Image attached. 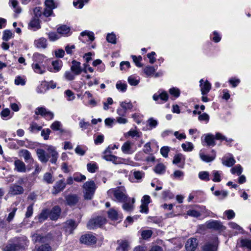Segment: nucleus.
<instances>
[{
	"mask_svg": "<svg viewBox=\"0 0 251 251\" xmlns=\"http://www.w3.org/2000/svg\"><path fill=\"white\" fill-rule=\"evenodd\" d=\"M48 153L46 152L45 150L42 149H38L36 150V153L39 160L43 163H47L50 157H51L50 162L55 164L58 158V153L55 151L54 147L52 146H49L47 149Z\"/></svg>",
	"mask_w": 251,
	"mask_h": 251,
	"instance_id": "nucleus-1",
	"label": "nucleus"
},
{
	"mask_svg": "<svg viewBox=\"0 0 251 251\" xmlns=\"http://www.w3.org/2000/svg\"><path fill=\"white\" fill-rule=\"evenodd\" d=\"M96 185L94 181H88L84 183V197L85 200H91L96 189Z\"/></svg>",
	"mask_w": 251,
	"mask_h": 251,
	"instance_id": "nucleus-2",
	"label": "nucleus"
},
{
	"mask_svg": "<svg viewBox=\"0 0 251 251\" xmlns=\"http://www.w3.org/2000/svg\"><path fill=\"white\" fill-rule=\"evenodd\" d=\"M106 220L102 217H97L96 218L91 219L87 224V227L89 229H93L100 227L105 224Z\"/></svg>",
	"mask_w": 251,
	"mask_h": 251,
	"instance_id": "nucleus-3",
	"label": "nucleus"
},
{
	"mask_svg": "<svg viewBox=\"0 0 251 251\" xmlns=\"http://www.w3.org/2000/svg\"><path fill=\"white\" fill-rule=\"evenodd\" d=\"M113 195L116 200L121 202L126 201L128 200V197L125 193V190L121 188H117L112 190Z\"/></svg>",
	"mask_w": 251,
	"mask_h": 251,
	"instance_id": "nucleus-4",
	"label": "nucleus"
},
{
	"mask_svg": "<svg viewBox=\"0 0 251 251\" xmlns=\"http://www.w3.org/2000/svg\"><path fill=\"white\" fill-rule=\"evenodd\" d=\"M35 114L37 115H40L48 120L52 119L54 117L52 112L44 107H37L35 109Z\"/></svg>",
	"mask_w": 251,
	"mask_h": 251,
	"instance_id": "nucleus-5",
	"label": "nucleus"
},
{
	"mask_svg": "<svg viewBox=\"0 0 251 251\" xmlns=\"http://www.w3.org/2000/svg\"><path fill=\"white\" fill-rule=\"evenodd\" d=\"M82 243L87 245H92L96 243L97 239L95 236L92 234H85L82 235L80 239Z\"/></svg>",
	"mask_w": 251,
	"mask_h": 251,
	"instance_id": "nucleus-6",
	"label": "nucleus"
},
{
	"mask_svg": "<svg viewBox=\"0 0 251 251\" xmlns=\"http://www.w3.org/2000/svg\"><path fill=\"white\" fill-rule=\"evenodd\" d=\"M24 247L23 243H15L8 244L3 249V251H16L20 250Z\"/></svg>",
	"mask_w": 251,
	"mask_h": 251,
	"instance_id": "nucleus-7",
	"label": "nucleus"
},
{
	"mask_svg": "<svg viewBox=\"0 0 251 251\" xmlns=\"http://www.w3.org/2000/svg\"><path fill=\"white\" fill-rule=\"evenodd\" d=\"M77 225L75 221L72 220H68L64 226V229L67 234H70L73 233V230L76 228Z\"/></svg>",
	"mask_w": 251,
	"mask_h": 251,
	"instance_id": "nucleus-8",
	"label": "nucleus"
},
{
	"mask_svg": "<svg viewBox=\"0 0 251 251\" xmlns=\"http://www.w3.org/2000/svg\"><path fill=\"white\" fill-rule=\"evenodd\" d=\"M206 227L208 228H212L215 230H223L225 227L221 223L217 221H208L206 223Z\"/></svg>",
	"mask_w": 251,
	"mask_h": 251,
	"instance_id": "nucleus-9",
	"label": "nucleus"
},
{
	"mask_svg": "<svg viewBox=\"0 0 251 251\" xmlns=\"http://www.w3.org/2000/svg\"><path fill=\"white\" fill-rule=\"evenodd\" d=\"M19 155L23 157L26 163H32L34 161L30 152L27 150L22 149L19 151Z\"/></svg>",
	"mask_w": 251,
	"mask_h": 251,
	"instance_id": "nucleus-10",
	"label": "nucleus"
},
{
	"mask_svg": "<svg viewBox=\"0 0 251 251\" xmlns=\"http://www.w3.org/2000/svg\"><path fill=\"white\" fill-rule=\"evenodd\" d=\"M198 242L196 238L189 239L185 245V248L187 251H194L197 246Z\"/></svg>",
	"mask_w": 251,
	"mask_h": 251,
	"instance_id": "nucleus-11",
	"label": "nucleus"
},
{
	"mask_svg": "<svg viewBox=\"0 0 251 251\" xmlns=\"http://www.w3.org/2000/svg\"><path fill=\"white\" fill-rule=\"evenodd\" d=\"M200 83L201 94L202 95H206L211 89L210 83L207 80L203 82L202 79L200 80Z\"/></svg>",
	"mask_w": 251,
	"mask_h": 251,
	"instance_id": "nucleus-12",
	"label": "nucleus"
},
{
	"mask_svg": "<svg viewBox=\"0 0 251 251\" xmlns=\"http://www.w3.org/2000/svg\"><path fill=\"white\" fill-rule=\"evenodd\" d=\"M34 45L38 49H45L47 47V40L44 37L39 38L34 40Z\"/></svg>",
	"mask_w": 251,
	"mask_h": 251,
	"instance_id": "nucleus-13",
	"label": "nucleus"
},
{
	"mask_svg": "<svg viewBox=\"0 0 251 251\" xmlns=\"http://www.w3.org/2000/svg\"><path fill=\"white\" fill-rule=\"evenodd\" d=\"M72 65L71 67V70L75 75H78L83 71L80 63L76 60H73L72 62Z\"/></svg>",
	"mask_w": 251,
	"mask_h": 251,
	"instance_id": "nucleus-14",
	"label": "nucleus"
},
{
	"mask_svg": "<svg viewBox=\"0 0 251 251\" xmlns=\"http://www.w3.org/2000/svg\"><path fill=\"white\" fill-rule=\"evenodd\" d=\"M118 247H117L118 250H121L122 251H128L130 248V244L128 241L126 240H120L117 241Z\"/></svg>",
	"mask_w": 251,
	"mask_h": 251,
	"instance_id": "nucleus-15",
	"label": "nucleus"
},
{
	"mask_svg": "<svg viewBox=\"0 0 251 251\" xmlns=\"http://www.w3.org/2000/svg\"><path fill=\"white\" fill-rule=\"evenodd\" d=\"M24 192V188L18 185L12 184L10 187L9 193L13 195H20Z\"/></svg>",
	"mask_w": 251,
	"mask_h": 251,
	"instance_id": "nucleus-16",
	"label": "nucleus"
},
{
	"mask_svg": "<svg viewBox=\"0 0 251 251\" xmlns=\"http://www.w3.org/2000/svg\"><path fill=\"white\" fill-rule=\"evenodd\" d=\"M32 68L35 73L43 74L46 72V67L44 65L38 63H33Z\"/></svg>",
	"mask_w": 251,
	"mask_h": 251,
	"instance_id": "nucleus-17",
	"label": "nucleus"
},
{
	"mask_svg": "<svg viewBox=\"0 0 251 251\" xmlns=\"http://www.w3.org/2000/svg\"><path fill=\"white\" fill-rule=\"evenodd\" d=\"M61 209L58 206H55L49 212V217L52 220H55L60 216Z\"/></svg>",
	"mask_w": 251,
	"mask_h": 251,
	"instance_id": "nucleus-18",
	"label": "nucleus"
},
{
	"mask_svg": "<svg viewBox=\"0 0 251 251\" xmlns=\"http://www.w3.org/2000/svg\"><path fill=\"white\" fill-rule=\"evenodd\" d=\"M15 170L18 172L24 173L26 171V166L22 161L17 159L14 161Z\"/></svg>",
	"mask_w": 251,
	"mask_h": 251,
	"instance_id": "nucleus-19",
	"label": "nucleus"
},
{
	"mask_svg": "<svg viewBox=\"0 0 251 251\" xmlns=\"http://www.w3.org/2000/svg\"><path fill=\"white\" fill-rule=\"evenodd\" d=\"M123 208L127 211H131L133 209V204L135 202V199L132 198L131 200L130 198H128L126 201H123Z\"/></svg>",
	"mask_w": 251,
	"mask_h": 251,
	"instance_id": "nucleus-20",
	"label": "nucleus"
},
{
	"mask_svg": "<svg viewBox=\"0 0 251 251\" xmlns=\"http://www.w3.org/2000/svg\"><path fill=\"white\" fill-rule=\"evenodd\" d=\"M217 245L216 241L206 243L202 247L203 251H217Z\"/></svg>",
	"mask_w": 251,
	"mask_h": 251,
	"instance_id": "nucleus-21",
	"label": "nucleus"
},
{
	"mask_svg": "<svg viewBox=\"0 0 251 251\" xmlns=\"http://www.w3.org/2000/svg\"><path fill=\"white\" fill-rule=\"evenodd\" d=\"M65 186L66 183L62 180L57 181L53 186L54 191L53 192V193L56 194L62 191Z\"/></svg>",
	"mask_w": 251,
	"mask_h": 251,
	"instance_id": "nucleus-22",
	"label": "nucleus"
},
{
	"mask_svg": "<svg viewBox=\"0 0 251 251\" xmlns=\"http://www.w3.org/2000/svg\"><path fill=\"white\" fill-rule=\"evenodd\" d=\"M28 27L34 30L39 29L40 28L39 19L37 18H33L28 24Z\"/></svg>",
	"mask_w": 251,
	"mask_h": 251,
	"instance_id": "nucleus-23",
	"label": "nucleus"
},
{
	"mask_svg": "<svg viewBox=\"0 0 251 251\" xmlns=\"http://www.w3.org/2000/svg\"><path fill=\"white\" fill-rule=\"evenodd\" d=\"M67 204L70 206H73L78 201V197L76 195H71L66 198Z\"/></svg>",
	"mask_w": 251,
	"mask_h": 251,
	"instance_id": "nucleus-24",
	"label": "nucleus"
},
{
	"mask_svg": "<svg viewBox=\"0 0 251 251\" xmlns=\"http://www.w3.org/2000/svg\"><path fill=\"white\" fill-rule=\"evenodd\" d=\"M152 98L155 101H157L160 99L161 100L166 102L168 100V95L167 92L163 91L159 94H154Z\"/></svg>",
	"mask_w": 251,
	"mask_h": 251,
	"instance_id": "nucleus-25",
	"label": "nucleus"
},
{
	"mask_svg": "<svg viewBox=\"0 0 251 251\" xmlns=\"http://www.w3.org/2000/svg\"><path fill=\"white\" fill-rule=\"evenodd\" d=\"M204 136V141L208 146H214L215 142L214 141V136L211 134H206L203 135Z\"/></svg>",
	"mask_w": 251,
	"mask_h": 251,
	"instance_id": "nucleus-26",
	"label": "nucleus"
},
{
	"mask_svg": "<svg viewBox=\"0 0 251 251\" xmlns=\"http://www.w3.org/2000/svg\"><path fill=\"white\" fill-rule=\"evenodd\" d=\"M132 145V144L129 141H127L125 142L121 148L122 151L124 153L126 154L132 153L133 152V151H131Z\"/></svg>",
	"mask_w": 251,
	"mask_h": 251,
	"instance_id": "nucleus-27",
	"label": "nucleus"
},
{
	"mask_svg": "<svg viewBox=\"0 0 251 251\" xmlns=\"http://www.w3.org/2000/svg\"><path fill=\"white\" fill-rule=\"evenodd\" d=\"M57 33L62 35H67L70 31V28L66 25H62L57 29Z\"/></svg>",
	"mask_w": 251,
	"mask_h": 251,
	"instance_id": "nucleus-28",
	"label": "nucleus"
},
{
	"mask_svg": "<svg viewBox=\"0 0 251 251\" xmlns=\"http://www.w3.org/2000/svg\"><path fill=\"white\" fill-rule=\"evenodd\" d=\"M103 159L108 161H112L115 164H119L118 159L119 157L112 154H105L103 157Z\"/></svg>",
	"mask_w": 251,
	"mask_h": 251,
	"instance_id": "nucleus-29",
	"label": "nucleus"
},
{
	"mask_svg": "<svg viewBox=\"0 0 251 251\" xmlns=\"http://www.w3.org/2000/svg\"><path fill=\"white\" fill-rule=\"evenodd\" d=\"M45 58V56L41 54L34 53L33 56V59L34 60L33 63H38L39 64H42Z\"/></svg>",
	"mask_w": 251,
	"mask_h": 251,
	"instance_id": "nucleus-30",
	"label": "nucleus"
},
{
	"mask_svg": "<svg viewBox=\"0 0 251 251\" xmlns=\"http://www.w3.org/2000/svg\"><path fill=\"white\" fill-rule=\"evenodd\" d=\"M13 37V33L9 30H5L3 32L2 40L8 41Z\"/></svg>",
	"mask_w": 251,
	"mask_h": 251,
	"instance_id": "nucleus-31",
	"label": "nucleus"
},
{
	"mask_svg": "<svg viewBox=\"0 0 251 251\" xmlns=\"http://www.w3.org/2000/svg\"><path fill=\"white\" fill-rule=\"evenodd\" d=\"M52 65L55 72H58L62 67V62L61 60H56L52 62Z\"/></svg>",
	"mask_w": 251,
	"mask_h": 251,
	"instance_id": "nucleus-32",
	"label": "nucleus"
},
{
	"mask_svg": "<svg viewBox=\"0 0 251 251\" xmlns=\"http://www.w3.org/2000/svg\"><path fill=\"white\" fill-rule=\"evenodd\" d=\"M42 128L41 126H39L36 123H32L28 128L31 132H38L41 130Z\"/></svg>",
	"mask_w": 251,
	"mask_h": 251,
	"instance_id": "nucleus-33",
	"label": "nucleus"
},
{
	"mask_svg": "<svg viewBox=\"0 0 251 251\" xmlns=\"http://www.w3.org/2000/svg\"><path fill=\"white\" fill-rule=\"evenodd\" d=\"M222 163L225 166L231 167L235 164V160L233 157H230L228 158H227L226 159H223Z\"/></svg>",
	"mask_w": 251,
	"mask_h": 251,
	"instance_id": "nucleus-34",
	"label": "nucleus"
},
{
	"mask_svg": "<svg viewBox=\"0 0 251 251\" xmlns=\"http://www.w3.org/2000/svg\"><path fill=\"white\" fill-rule=\"evenodd\" d=\"M200 157L201 158V159L203 161H205L206 162H209L214 160L215 158V155H214V156H209L207 155L203 154V153L200 152Z\"/></svg>",
	"mask_w": 251,
	"mask_h": 251,
	"instance_id": "nucleus-35",
	"label": "nucleus"
},
{
	"mask_svg": "<svg viewBox=\"0 0 251 251\" xmlns=\"http://www.w3.org/2000/svg\"><path fill=\"white\" fill-rule=\"evenodd\" d=\"M108 217L112 220H118V212L113 209H110L108 212Z\"/></svg>",
	"mask_w": 251,
	"mask_h": 251,
	"instance_id": "nucleus-36",
	"label": "nucleus"
},
{
	"mask_svg": "<svg viewBox=\"0 0 251 251\" xmlns=\"http://www.w3.org/2000/svg\"><path fill=\"white\" fill-rule=\"evenodd\" d=\"M181 147L184 151H191L194 148L193 145L192 143L187 142L185 143H183Z\"/></svg>",
	"mask_w": 251,
	"mask_h": 251,
	"instance_id": "nucleus-37",
	"label": "nucleus"
},
{
	"mask_svg": "<svg viewBox=\"0 0 251 251\" xmlns=\"http://www.w3.org/2000/svg\"><path fill=\"white\" fill-rule=\"evenodd\" d=\"M212 176H213V178L212 180L214 182H220L221 180V173L218 171H213L212 172Z\"/></svg>",
	"mask_w": 251,
	"mask_h": 251,
	"instance_id": "nucleus-38",
	"label": "nucleus"
},
{
	"mask_svg": "<svg viewBox=\"0 0 251 251\" xmlns=\"http://www.w3.org/2000/svg\"><path fill=\"white\" fill-rule=\"evenodd\" d=\"M61 123L59 121H55L50 126V128L54 130H59L61 132H63V130L61 129Z\"/></svg>",
	"mask_w": 251,
	"mask_h": 251,
	"instance_id": "nucleus-39",
	"label": "nucleus"
},
{
	"mask_svg": "<svg viewBox=\"0 0 251 251\" xmlns=\"http://www.w3.org/2000/svg\"><path fill=\"white\" fill-rule=\"evenodd\" d=\"M86 176L79 173H75L74 175V180L76 182H82L86 179Z\"/></svg>",
	"mask_w": 251,
	"mask_h": 251,
	"instance_id": "nucleus-40",
	"label": "nucleus"
},
{
	"mask_svg": "<svg viewBox=\"0 0 251 251\" xmlns=\"http://www.w3.org/2000/svg\"><path fill=\"white\" fill-rule=\"evenodd\" d=\"M154 171L157 174H163L165 171V166L163 164H158L154 167Z\"/></svg>",
	"mask_w": 251,
	"mask_h": 251,
	"instance_id": "nucleus-41",
	"label": "nucleus"
},
{
	"mask_svg": "<svg viewBox=\"0 0 251 251\" xmlns=\"http://www.w3.org/2000/svg\"><path fill=\"white\" fill-rule=\"evenodd\" d=\"M199 178L203 180L208 181L210 180L209 173L206 171L200 172L199 174Z\"/></svg>",
	"mask_w": 251,
	"mask_h": 251,
	"instance_id": "nucleus-42",
	"label": "nucleus"
},
{
	"mask_svg": "<svg viewBox=\"0 0 251 251\" xmlns=\"http://www.w3.org/2000/svg\"><path fill=\"white\" fill-rule=\"evenodd\" d=\"M152 234V231L151 230H144L141 232V236L143 239H148L150 238Z\"/></svg>",
	"mask_w": 251,
	"mask_h": 251,
	"instance_id": "nucleus-43",
	"label": "nucleus"
},
{
	"mask_svg": "<svg viewBox=\"0 0 251 251\" xmlns=\"http://www.w3.org/2000/svg\"><path fill=\"white\" fill-rule=\"evenodd\" d=\"M144 73L148 76L151 75L155 72V69L153 67L147 66L144 69Z\"/></svg>",
	"mask_w": 251,
	"mask_h": 251,
	"instance_id": "nucleus-44",
	"label": "nucleus"
},
{
	"mask_svg": "<svg viewBox=\"0 0 251 251\" xmlns=\"http://www.w3.org/2000/svg\"><path fill=\"white\" fill-rule=\"evenodd\" d=\"M43 180L48 183H52L53 181L52 176L49 173H46L44 174Z\"/></svg>",
	"mask_w": 251,
	"mask_h": 251,
	"instance_id": "nucleus-45",
	"label": "nucleus"
},
{
	"mask_svg": "<svg viewBox=\"0 0 251 251\" xmlns=\"http://www.w3.org/2000/svg\"><path fill=\"white\" fill-rule=\"evenodd\" d=\"M116 88L119 90L124 92H125L127 88V85L125 83H122L121 81H119L116 85Z\"/></svg>",
	"mask_w": 251,
	"mask_h": 251,
	"instance_id": "nucleus-46",
	"label": "nucleus"
},
{
	"mask_svg": "<svg viewBox=\"0 0 251 251\" xmlns=\"http://www.w3.org/2000/svg\"><path fill=\"white\" fill-rule=\"evenodd\" d=\"M231 173L233 174H236L239 176L242 173V168L240 165H238L232 168L231 170Z\"/></svg>",
	"mask_w": 251,
	"mask_h": 251,
	"instance_id": "nucleus-47",
	"label": "nucleus"
},
{
	"mask_svg": "<svg viewBox=\"0 0 251 251\" xmlns=\"http://www.w3.org/2000/svg\"><path fill=\"white\" fill-rule=\"evenodd\" d=\"M118 162L119 164H125L131 166H135V164L133 161L130 160L129 159H125L121 158H119V159H118Z\"/></svg>",
	"mask_w": 251,
	"mask_h": 251,
	"instance_id": "nucleus-48",
	"label": "nucleus"
},
{
	"mask_svg": "<svg viewBox=\"0 0 251 251\" xmlns=\"http://www.w3.org/2000/svg\"><path fill=\"white\" fill-rule=\"evenodd\" d=\"M48 216H49V211L48 210H43L39 216L40 221L42 222L45 220Z\"/></svg>",
	"mask_w": 251,
	"mask_h": 251,
	"instance_id": "nucleus-49",
	"label": "nucleus"
},
{
	"mask_svg": "<svg viewBox=\"0 0 251 251\" xmlns=\"http://www.w3.org/2000/svg\"><path fill=\"white\" fill-rule=\"evenodd\" d=\"M241 244L242 247H246L249 250H251V241L248 239H242Z\"/></svg>",
	"mask_w": 251,
	"mask_h": 251,
	"instance_id": "nucleus-50",
	"label": "nucleus"
},
{
	"mask_svg": "<svg viewBox=\"0 0 251 251\" xmlns=\"http://www.w3.org/2000/svg\"><path fill=\"white\" fill-rule=\"evenodd\" d=\"M148 123L151 129L155 127L158 124L157 121L152 118H151L148 120Z\"/></svg>",
	"mask_w": 251,
	"mask_h": 251,
	"instance_id": "nucleus-51",
	"label": "nucleus"
},
{
	"mask_svg": "<svg viewBox=\"0 0 251 251\" xmlns=\"http://www.w3.org/2000/svg\"><path fill=\"white\" fill-rule=\"evenodd\" d=\"M107 42L112 44H116V36L113 33H109L106 37Z\"/></svg>",
	"mask_w": 251,
	"mask_h": 251,
	"instance_id": "nucleus-52",
	"label": "nucleus"
},
{
	"mask_svg": "<svg viewBox=\"0 0 251 251\" xmlns=\"http://www.w3.org/2000/svg\"><path fill=\"white\" fill-rule=\"evenodd\" d=\"M120 106L125 109L126 111L127 109H131L133 108V105L130 102H126L125 101H122L120 103Z\"/></svg>",
	"mask_w": 251,
	"mask_h": 251,
	"instance_id": "nucleus-53",
	"label": "nucleus"
},
{
	"mask_svg": "<svg viewBox=\"0 0 251 251\" xmlns=\"http://www.w3.org/2000/svg\"><path fill=\"white\" fill-rule=\"evenodd\" d=\"M87 168L88 171L90 173H94L98 169V166L94 163H88L87 165Z\"/></svg>",
	"mask_w": 251,
	"mask_h": 251,
	"instance_id": "nucleus-54",
	"label": "nucleus"
},
{
	"mask_svg": "<svg viewBox=\"0 0 251 251\" xmlns=\"http://www.w3.org/2000/svg\"><path fill=\"white\" fill-rule=\"evenodd\" d=\"M169 93L171 95L174 96L175 97H178L180 95V91L178 88H172L170 89Z\"/></svg>",
	"mask_w": 251,
	"mask_h": 251,
	"instance_id": "nucleus-55",
	"label": "nucleus"
},
{
	"mask_svg": "<svg viewBox=\"0 0 251 251\" xmlns=\"http://www.w3.org/2000/svg\"><path fill=\"white\" fill-rule=\"evenodd\" d=\"M46 82H43L40 86H38L37 88L36 91L38 93H44L46 90L47 88H45V87H46Z\"/></svg>",
	"mask_w": 251,
	"mask_h": 251,
	"instance_id": "nucleus-56",
	"label": "nucleus"
},
{
	"mask_svg": "<svg viewBox=\"0 0 251 251\" xmlns=\"http://www.w3.org/2000/svg\"><path fill=\"white\" fill-rule=\"evenodd\" d=\"M45 4L46 7L51 8L52 9L56 7V6L55 5L53 0H46L45 1Z\"/></svg>",
	"mask_w": 251,
	"mask_h": 251,
	"instance_id": "nucleus-57",
	"label": "nucleus"
},
{
	"mask_svg": "<svg viewBox=\"0 0 251 251\" xmlns=\"http://www.w3.org/2000/svg\"><path fill=\"white\" fill-rule=\"evenodd\" d=\"M51 131L50 129L47 128L46 129H43L41 131V135L42 137H44L45 140H47L49 139V136L50 133Z\"/></svg>",
	"mask_w": 251,
	"mask_h": 251,
	"instance_id": "nucleus-58",
	"label": "nucleus"
},
{
	"mask_svg": "<svg viewBox=\"0 0 251 251\" xmlns=\"http://www.w3.org/2000/svg\"><path fill=\"white\" fill-rule=\"evenodd\" d=\"M85 35L88 36L89 40H91V41H93L95 39L94 33L92 32H89L87 31H85L82 32L81 33V36H84Z\"/></svg>",
	"mask_w": 251,
	"mask_h": 251,
	"instance_id": "nucleus-59",
	"label": "nucleus"
},
{
	"mask_svg": "<svg viewBox=\"0 0 251 251\" xmlns=\"http://www.w3.org/2000/svg\"><path fill=\"white\" fill-rule=\"evenodd\" d=\"M51 248L48 244L42 245L38 248L36 251H50Z\"/></svg>",
	"mask_w": 251,
	"mask_h": 251,
	"instance_id": "nucleus-60",
	"label": "nucleus"
},
{
	"mask_svg": "<svg viewBox=\"0 0 251 251\" xmlns=\"http://www.w3.org/2000/svg\"><path fill=\"white\" fill-rule=\"evenodd\" d=\"M79 126L82 128V130L86 129L90 125L88 122H85L84 119L81 120L79 123Z\"/></svg>",
	"mask_w": 251,
	"mask_h": 251,
	"instance_id": "nucleus-61",
	"label": "nucleus"
},
{
	"mask_svg": "<svg viewBox=\"0 0 251 251\" xmlns=\"http://www.w3.org/2000/svg\"><path fill=\"white\" fill-rule=\"evenodd\" d=\"M187 215L194 217H198L201 216V213L195 210H189L187 211Z\"/></svg>",
	"mask_w": 251,
	"mask_h": 251,
	"instance_id": "nucleus-62",
	"label": "nucleus"
},
{
	"mask_svg": "<svg viewBox=\"0 0 251 251\" xmlns=\"http://www.w3.org/2000/svg\"><path fill=\"white\" fill-rule=\"evenodd\" d=\"M128 82L131 85L136 86L138 85V84L139 82V81L135 79L132 76H130L128 78Z\"/></svg>",
	"mask_w": 251,
	"mask_h": 251,
	"instance_id": "nucleus-63",
	"label": "nucleus"
},
{
	"mask_svg": "<svg viewBox=\"0 0 251 251\" xmlns=\"http://www.w3.org/2000/svg\"><path fill=\"white\" fill-rule=\"evenodd\" d=\"M198 119L200 121H204L206 122H208L209 120V115L206 113H204L202 114H200L198 117Z\"/></svg>",
	"mask_w": 251,
	"mask_h": 251,
	"instance_id": "nucleus-64",
	"label": "nucleus"
}]
</instances>
